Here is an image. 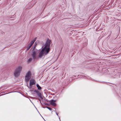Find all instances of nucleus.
Segmentation results:
<instances>
[{
  "label": "nucleus",
  "mask_w": 121,
  "mask_h": 121,
  "mask_svg": "<svg viewBox=\"0 0 121 121\" xmlns=\"http://www.w3.org/2000/svg\"><path fill=\"white\" fill-rule=\"evenodd\" d=\"M36 45V43H35L34 45V46L33 48V51L34 50H37V49H35V47Z\"/></svg>",
  "instance_id": "12"
},
{
  "label": "nucleus",
  "mask_w": 121,
  "mask_h": 121,
  "mask_svg": "<svg viewBox=\"0 0 121 121\" xmlns=\"http://www.w3.org/2000/svg\"><path fill=\"white\" fill-rule=\"evenodd\" d=\"M44 104L46 106H49V104L46 103H44Z\"/></svg>",
  "instance_id": "17"
},
{
  "label": "nucleus",
  "mask_w": 121,
  "mask_h": 121,
  "mask_svg": "<svg viewBox=\"0 0 121 121\" xmlns=\"http://www.w3.org/2000/svg\"><path fill=\"white\" fill-rule=\"evenodd\" d=\"M31 47V46L30 45H29V46L27 48V49L26 50L27 51L29 50L30 48Z\"/></svg>",
  "instance_id": "14"
},
{
  "label": "nucleus",
  "mask_w": 121,
  "mask_h": 121,
  "mask_svg": "<svg viewBox=\"0 0 121 121\" xmlns=\"http://www.w3.org/2000/svg\"><path fill=\"white\" fill-rule=\"evenodd\" d=\"M38 50H35L32 51L31 56L32 57L33 60H37L38 59V58L37 57Z\"/></svg>",
  "instance_id": "2"
},
{
  "label": "nucleus",
  "mask_w": 121,
  "mask_h": 121,
  "mask_svg": "<svg viewBox=\"0 0 121 121\" xmlns=\"http://www.w3.org/2000/svg\"><path fill=\"white\" fill-rule=\"evenodd\" d=\"M34 91L36 93L37 95L39 97H40L42 99L43 98L41 96V93L39 92L37 90H35Z\"/></svg>",
  "instance_id": "8"
},
{
  "label": "nucleus",
  "mask_w": 121,
  "mask_h": 121,
  "mask_svg": "<svg viewBox=\"0 0 121 121\" xmlns=\"http://www.w3.org/2000/svg\"><path fill=\"white\" fill-rule=\"evenodd\" d=\"M47 102H49V101L48 100V99H46L45 100Z\"/></svg>",
  "instance_id": "18"
},
{
  "label": "nucleus",
  "mask_w": 121,
  "mask_h": 121,
  "mask_svg": "<svg viewBox=\"0 0 121 121\" xmlns=\"http://www.w3.org/2000/svg\"><path fill=\"white\" fill-rule=\"evenodd\" d=\"M44 49V48H43L39 54L38 57L40 58H42L44 54H45V52H43Z\"/></svg>",
  "instance_id": "5"
},
{
  "label": "nucleus",
  "mask_w": 121,
  "mask_h": 121,
  "mask_svg": "<svg viewBox=\"0 0 121 121\" xmlns=\"http://www.w3.org/2000/svg\"><path fill=\"white\" fill-rule=\"evenodd\" d=\"M56 101V100H52L50 101L49 102H50V104H51L52 105V106H53L54 107H55L56 106V104L55 103V102Z\"/></svg>",
  "instance_id": "6"
},
{
  "label": "nucleus",
  "mask_w": 121,
  "mask_h": 121,
  "mask_svg": "<svg viewBox=\"0 0 121 121\" xmlns=\"http://www.w3.org/2000/svg\"><path fill=\"white\" fill-rule=\"evenodd\" d=\"M32 85H30V84L29 86H28V84L27 85V86H28V87L29 88V89H31L32 87Z\"/></svg>",
  "instance_id": "15"
},
{
  "label": "nucleus",
  "mask_w": 121,
  "mask_h": 121,
  "mask_svg": "<svg viewBox=\"0 0 121 121\" xmlns=\"http://www.w3.org/2000/svg\"><path fill=\"white\" fill-rule=\"evenodd\" d=\"M31 71H29L26 74L25 76V80L26 82H28L31 78Z\"/></svg>",
  "instance_id": "3"
},
{
  "label": "nucleus",
  "mask_w": 121,
  "mask_h": 121,
  "mask_svg": "<svg viewBox=\"0 0 121 121\" xmlns=\"http://www.w3.org/2000/svg\"><path fill=\"white\" fill-rule=\"evenodd\" d=\"M22 69V67L19 66L16 69L14 72V75L15 77H18L20 75Z\"/></svg>",
  "instance_id": "1"
},
{
  "label": "nucleus",
  "mask_w": 121,
  "mask_h": 121,
  "mask_svg": "<svg viewBox=\"0 0 121 121\" xmlns=\"http://www.w3.org/2000/svg\"><path fill=\"white\" fill-rule=\"evenodd\" d=\"M56 114L57 115H58V113H57V112H56Z\"/></svg>",
  "instance_id": "19"
},
{
  "label": "nucleus",
  "mask_w": 121,
  "mask_h": 121,
  "mask_svg": "<svg viewBox=\"0 0 121 121\" xmlns=\"http://www.w3.org/2000/svg\"><path fill=\"white\" fill-rule=\"evenodd\" d=\"M32 59L31 58H30L29 59H28L27 60V62L28 63H29L32 60Z\"/></svg>",
  "instance_id": "13"
},
{
  "label": "nucleus",
  "mask_w": 121,
  "mask_h": 121,
  "mask_svg": "<svg viewBox=\"0 0 121 121\" xmlns=\"http://www.w3.org/2000/svg\"><path fill=\"white\" fill-rule=\"evenodd\" d=\"M36 37H35V38L31 42H30V45L32 46L33 44L35 42L36 40Z\"/></svg>",
  "instance_id": "10"
},
{
  "label": "nucleus",
  "mask_w": 121,
  "mask_h": 121,
  "mask_svg": "<svg viewBox=\"0 0 121 121\" xmlns=\"http://www.w3.org/2000/svg\"><path fill=\"white\" fill-rule=\"evenodd\" d=\"M50 48L49 47H46L44 49L43 52H45V55H46L50 51Z\"/></svg>",
  "instance_id": "7"
},
{
  "label": "nucleus",
  "mask_w": 121,
  "mask_h": 121,
  "mask_svg": "<svg viewBox=\"0 0 121 121\" xmlns=\"http://www.w3.org/2000/svg\"><path fill=\"white\" fill-rule=\"evenodd\" d=\"M36 86L37 87L38 89V90H40L42 89L41 87L38 84H37Z\"/></svg>",
  "instance_id": "11"
},
{
  "label": "nucleus",
  "mask_w": 121,
  "mask_h": 121,
  "mask_svg": "<svg viewBox=\"0 0 121 121\" xmlns=\"http://www.w3.org/2000/svg\"><path fill=\"white\" fill-rule=\"evenodd\" d=\"M51 42V40L48 39L44 45L45 46L43 48H44V49L46 47H49Z\"/></svg>",
  "instance_id": "4"
},
{
  "label": "nucleus",
  "mask_w": 121,
  "mask_h": 121,
  "mask_svg": "<svg viewBox=\"0 0 121 121\" xmlns=\"http://www.w3.org/2000/svg\"><path fill=\"white\" fill-rule=\"evenodd\" d=\"M35 80L34 79H31L30 81V85H33L35 84Z\"/></svg>",
  "instance_id": "9"
},
{
  "label": "nucleus",
  "mask_w": 121,
  "mask_h": 121,
  "mask_svg": "<svg viewBox=\"0 0 121 121\" xmlns=\"http://www.w3.org/2000/svg\"><path fill=\"white\" fill-rule=\"evenodd\" d=\"M46 108H48V109H49L50 110H52V109L50 108L49 107L47 106L46 107Z\"/></svg>",
  "instance_id": "16"
},
{
  "label": "nucleus",
  "mask_w": 121,
  "mask_h": 121,
  "mask_svg": "<svg viewBox=\"0 0 121 121\" xmlns=\"http://www.w3.org/2000/svg\"><path fill=\"white\" fill-rule=\"evenodd\" d=\"M30 91H33L31 90H30Z\"/></svg>",
  "instance_id": "20"
}]
</instances>
